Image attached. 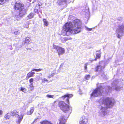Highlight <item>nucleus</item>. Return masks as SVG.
<instances>
[{
    "label": "nucleus",
    "mask_w": 124,
    "mask_h": 124,
    "mask_svg": "<svg viewBox=\"0 0 124 124\" xmlns=\"http://www.w3.org/2000/svg\"><path fill=\"white\" fill-rule=\"evenodd\" d=\"M81 23L78 19L74 20L72 22H68L63 27L62 33L63 35L68 36L70 34H75L80 32Z\"/></svg>",
    "instance_id": "f257e3e1"
},
{
    "label": "nucleus",
    "mask_w": 124,
    "mask_h": 124,
    "mask_svg": "<svg viewBox=\"0 0 124 124\" xmlns=\"http://www.w3.org/2000/svg\"><path fill=\"white\" fill-rule=\"evenodd\" d=\"M117 81H113L112 84V88L108 86H106L105 89L101 86L98 87L93 92L91 95V96L94 97L100 96L101 95L102 93L105 90V92L107 93L110 92L112 89L115 90L117 91H119L122 87L117 86Z\"/></svg>",
    "instance_id": "f03ea898"
},
{
    "label": "nucleus",
    "mask_w": 124,
    "mask_h": 124,
    "mask_svg": "<svg viewBox=\"0 0 124 124\" xmlns=\"http://www.w3.org/2000/svg\"><path fill=\"white\" fill-rule=\"evenodd\" d=\"M113 101L112 99L108 97L102 98L99 101V102L100 104L101 103L99 106L101 110L100 115L101 116H104L108 114L106 111L107 109L113 106Z\"/></svg>",
    "instance_id": "7ed1b4c3"
},
{
    "label": "nucleus",
    "mask_w": 124,
    "mask_h": 124,
    "mask_svg": "<svg viewBox=\"0 0 124 124\" xmlns=\"http://www.w3.org/2000/svg\"><path fill=\"white\" fill-rule=\"evenodd\" d=\"M15 10H17L18 12H23L24 11L26 13L27 10L24 8L23 5L20 3H16L14 6Z\"/></svg>",
    "instance_id": "20e7f679"
},
{
    "label": "nucleus",
    "mask_w": 124,
    "mask_h": 124,
    "mask_svg": "<svg viewBox=\"0 0 124 124\" xmlns=\"http://www.w3.org/2000/svg\"><path fill=\"white\" fill-rule=\"evenodd\" d=\"M58 104L60 108L64 112H66L70 109L69 106L63 101H60Z\"/></svg>",
    "instance_id": "39448f33"
},
{
    "label": "nucleus",
    "mask_w": 124,
    "mask_h": 124,
    "mask_svg": "<svg viewBox=\"0 0 124 124\" xmlns=\"http://www.w3.org/2000/svg\"><path fill=\"white\" fill-rule=\"evenodd\" d=\"M124 32V25H119L118 28L117 29L116 32V33L117 35V37L118 38H120L121 36L120 35L119 33H123Z\"/></svg>",
    "instance_id": "423d86ee"
},
{
    "label": "nucleus",
    "mask_w": 124,
    "mask_h": 124,
    "mask_svg": "<svg viewBox=\"0 0 124 124\" xmlns=\"http://www.w3.org/2000/svg\"><path fill=\"white\" fill-rule=\"evenodd\" d=\"M53 48L57 50L59 55L65 53V50L63 48L57 46L54 44L53 45Z\"/></svg>",
    "instance_id": "0eeeda50"
},
{
    "label": "nucleus",
    "mask_w": 124,
    "mask_h": 124,
    "mask_svg": "<svg viewBox=\"0 0 124 124\" xmlns=\"http://www.w3.org/2000/svg\"><path fill=\"white\" fill-rule=\"evenodd\" d=\"M23 12H19V14L16 15L15 16V19L17 20H20L26 13L24 11Z\"/></svg>",
    "instance_id": "6e6552de"
},
{
    "label": "nucleus",
    "mask_w": 124,
    "mask_h": 124,
    "mask_svg": "<svg viewBox=\"0 0 124 124\" xmlns=\"http://www.w3.org/2000/svg\"><path fill=\"white\" fill-rule=\"evenodd\" d=\"M24 113H22L20 116H19L18 115V112L17 111V113L15 114V116L16 117H19V118L18 119L17 122V124H20L21 121L22 120L23 116H24Z\"/></svg>",
    "instance_id": "1a4fd4ad"
},
{
    "label": "nucleus",
    "mask_w": 124,
    "mask_h": 124,
    "mask_svg": "<svg viewBox=\"0 0 124 124\" xmlns=\"http://www.w3.org/2000/svg\"><path fill=\"white\" fill-rule=\"evenodd\" d=\"M87 122V120L85 116H83L79 122V124H86Z\"/></svg>",
    "instance_id": "9d476101"
},
{
    "label": "nucleus",
    "mask_w": 124,
    "mask_h": 124,
    "mask_svg": "<svg viewBox=\"0 0 124 124\" xmlns=\"http://www.w3.org/2000/svg\"><path fill=\"white\" fill-rule=\"evenodd\" d=\"M73 95L72 94H66L62 97V98L65 99L67 103H68L69 102V98H70Z\"/></svg>",
    "instance_id": "9b49d317"
},
{
    "label": "nucleus",
    "mask_w": 124,
    "mask_h": 124,
    "mask_svg": "<svg viewBox=\"0 0 124 124\" xmlns=\"http://www.w3.org/2000/svg\"><path fill=\"white\" fill-rule=\"evenodd\" d=\"M57 3L59 5H62L67 3V2L65 0H58Z\"/></svg>",
    "instance_id": "f8f14e48"
},
{
    "label": "nucleus",
    "mask_w": 124,
    "mask_h": 124,
    "mask_svg": "<svg viewBox=\"0 0 124 124\" xmlns=\"http://www.w3.org/2000/svg\"><path fill=\"white\" fill-rule=\"evenodd\" d=\"M101 50H100L99 51H96V55L97 57L98 58H99L101 57Z\"/></svg>",
    "instance_id": "ddd939ff"
},
{
    "label": "nucleus",
    "mask_w": 124,
    "mask_h": 124,
    "mask_svg": "<svg viewBox=\"0 0 124 124\" xmlns=\"http://www.w3.org/2000/svg\"><path fill=\"white\" fill-rule=\"evenodd\" d=\"M43 22L44 23V25L46 26H48V23L47 21L45 19H43Z\"/></svg>",
    "instance_id": "4468645a"
},
{
    "label": "nucleus",
    "mask_w": 124,
    "mask_h": 124,
    "mask_svg": "<svg viewBox=\"0 0 124 124\" xmlns=\"http://www.w3.org/2000/svg\"><path fill=\"white\" fill-rule=\"evenodd\" d=\"M34 16V14L33 13H31L29 15L27 16V19H31Z\"/></svg>",
    "instance_id": "2eb2a0df"
},
{
    "label": "nucleus",
    "mask_w": 124,
    "mask_h": 124,
    "mask_svg": "<svg viewBox=\"0 0 124 124\" xmlns=\"http://www.w3.org/2000/svg\"><path fill=\"white\" fill-rule=\"evenodd\" d=\"M28 88L31 91H32L33 90L34 87L33 86L32 83L31 84V85L28 86Z\"/></svg>",
    "instance_id": "dca6fc26"
},
{
    "label": "nucleus",
    "mask_w": 124,
    "mask_h": 124,
    "mask_svg": "<svg viewBox=\"0 0 124 124\" xmlns=\"http://www.w3.org/2000/svg\"><path fill=\"white\" fill-rule=\"evenodd\" d=\"M101 66L100 65L97 66L96 68V70L97 71H100L101 70Z\"/></svg>",
    "instance_id": "f3484780"
},
{
    "label": "nucleus",
    "mask_w": 124,
    "mask_h": 124,
    "mask_svg": "<svg viewBox=\"0 0 124 124\" xmlns=\"http://www.w3.org/2000/svg\"><path fill=\"white\" fill-rule=\"evenodd\" d=\"M30 39L29 37H27L25 38V43L27 44L29 43L30 41Z\"/></svg>",
    "instance_id": "a211bd4d"
},
{
    "label": "nucleus",
    "mask_w": 124,
    "mask_h": 124,
    "mask_svg": "<svg viewBox=\"0 0 124 124\" xmlns=\"http://www.w3.org/2000/svg\"><path fill=\"white\" fill-rule=\"evenodd\" d=\"M32 76H33V75L31 73V71L28 73L27 76V77H28V78Z\"/></svg>",
    "instance_id": "6ab92c4d"
},
{
    "label": "nucleus",
    "mask_w": 124,
    "mask_h": 124,
    "mask_svg": "<svg viewBox=\"0 0 124 124\" xmlns=\"http://www.w3.org/2000/svg\"><path fill=\"white\" fill-rule=\"evenodd\" d=\"M34 110V108L33 107H31L30 109V114L29 115L31 114L33 112Z\"/></svg>",
    "instance_id": "aec40b11"
},
{
    "label": "nucleus",
    "mask_w": 124,
    "mask_h": 124,
    "mask_svg": "<svg viewBox=\"0 0 124 124\" xmlns=\"http://www.w3.org/2000/svg\"><path fill=\"white\" fill-rule=\"evenodd\" d=\"M63 39L65 41H67L68 40H70L72 39V38H68V37H65L63 38Z\"/></svg>",
    "instance_id": "412c9836"
},
{
    "label": "nucleus",
    "mask_w": 124,
    "mask_h": 124,
    "mask_svg": "<svg viewBox=\"0 0 124 124\" xmlns=\"http://www.w3.org/2000/svg\"><path fill=\"white\" fill-rule=\"evenodd\" d=\"M17 113V111L16 110H14L11 112L12 116H15V114Z\"/></svg>",
    "instance_id": "4be33fe9"
},
{
    "label": "nucleus",
    "mask_w": 124,
    "mask_h": 124,
    "mask_svg": "<svg viewBox=\"0 0 124 124\" xmlns=\"http://www.w3.org/2000/svg\"><path fill=\"white\" fill-rule=\"evenodd\" d=\"M43 69H33L32 70V71H41V70H42Z\"/></svg>",
    "instance_id": "5701e85b"
},
{
    "label": "nucleus",
    "mask_w": 124,
    "mask_h": 124,
    "mask_svg": "<svg viewBox=\"0 0 124 124\" xmlns=\"http://www.w3.org/2000/svg\"><path fill=\"white\" fill-rule=\"evenodd\" d=\"M90 77V76L89 75H86L85 77V78L86 80H88L89 79Z\"/></svg>",
    "instance_id": "b1692460"
},
{
    "label": "nucleus",
    "mask_w": 124,
    "mask_h": 124,
    "mask_svg": "<svg viewBox=\"0 0 124 124\" xmlns=\"http://www.w3.org/2000/svg\"><path fill=\"white\" fill-rule=\"evenodd\" d=\"M10 117V116L9 115V114L8 113L7 114L5 115V117L6 119H8Z\"/></svg>",
    "instance_id": "393cba45"
},
{
    "label": "nucleus",
    "mask_w": 124,
    "mask_h": 124,
    "mask_svg": "<svg viewBox=\"0 0 124 124\" xmlns=\"http://www.w3.org/2000/svg\"><path fill=\"white\" fill-rule=\"evenodd\" d=\"M21 91H22L24 93L26 91V89L24 88H22V87H21Z\"/></svg>",
    "instance_id": "a878e982"
},
{
    "label": "nucleus",
    "mask_w": 124,
    "mask_h": 124,
    "mask_svg": "<svg viewBox=\"0 0 124 124\" xmlns=\"http://www.w3.org/2000/svg\"><path fill=\"white\" fill-rule=\"evenodd\" d=\"M20 32V31L19 30H17L15 31L14 32V34L16 35H17Z\"/></svg>",
    "instance_id": "bb28decb"
},
{
    "label": "nucleus",
    "mask_w": 124,
    "mask_h": 124,
    "mask_svg": "<svg viewBox=\"0 0 124 124\" xmlns=\"http://www.w3.org/2000/svg\"><path fill=\"white\" fill-rule=\"evenodd\" d=\"M29 24L28 23H26L24 25V26L25 28H28L29 27Z\"/></svg>",
    "instance_id": "cd10ccee"
},
{
    "label": "nucleus",
    "mask_w": 124,
    "mask_h": 124,
    "mask_svg": "<svg viewBox=\"0 0 124 124\" xmlns=\"http://www.w3.org/2000/svg\"><path fill=\"white\" fill-rule=\"evenodd\" d=\"M46 96L49 98H53L54 95L47 94L46 95Z\"/></svg>",
    "instance_id": "c85d7f7f"
},
{
    "label": "nucleus",
    "mask_w": 124,
    "mask_h": 124,
    "mask_svg": "<svg viewBox=\"0 0 124 124\" xmlns=\"http://www.w3.org/2000/svg\"><path fill=\"white\" fill-rule=\"evenodd\" d=\"M8 0H0V5H2L3 4V2L4 1H6Z\"/></svg>",
    "instance_id": "c756f323"
},
{
    "label": "nucleus",
    "mask_w": 124,
    "mask_h": 124,
    "mask_svg": "<svg viewBox=\"0 0 124 124\" xmlns=\"http://www.w3.org/2000/svg\"><path fill=\"white\" fill-rule=\"evenodd\" d=\"M54 73H52L51 75H49L48 76V77L49 78H50L52 77L54 75Z\"/></svg>",
    "instance_id": "7c9ffc66"
},
{
    "label": "nucleus",
    "mask_w": 124,
    "mask_h": 124,
    "mask_svg": "<svg viewBox=\"0 0 124 124\" xmlns=\"http://www.w3.org/2000/svg\"><path fill=\"white\" fill-rule=\"evenodd\" d=\"M88 65V63H86L85 64V70H86L87 69V66Z\"/></svg>",
    "instance_id": "2f4dec72"
},
{
    "label": "nucleus",
    "mask_w": 124,
    "mask_h": 124,
    "mask_svg": "<svg viewBox=\"0 0 124 124\" xmlns=\"http://www.w3.org/2000/svg\"><path fill=\"white\" fill-rule=\"evenodd\" d=\"M97 58H95L94 59H92L91 58H90L89 59L90 61H91V62H92L94 60L96 61L97 60Z\"/></svg>",
    "instance_id": "473e14b6"
},
{
    "label": "nucleus",
    "mask_w": 124,
    "mask_h": 124,
    "mask_svg": "<svg viewBox=\"0 0 124 124\" xmlns=\"http://www.w3.org/2000/svg\"><path fill=\"white\" fill-rule=\"evenodd\" d=\"M42 82H44L45 81L47 82H48V80L47 79H46V78H44L42 79Z\"/></svg>",
    "instance_id": "72a5a7b5"
},
{
    "label": "nucleus",
    "mask_w": 124,
    "mask_h": 124,
    "mask_svg": "<svg viewBox=\"0 0 124 124\" xmlns=\"http://www.w3.org/2000/svg\"><path fill=\"white\" fill-rule=\"evenodd\" d=\"M33 79L32 78L30 79L29 80V82L31 83L33 82Z\"/></svg>",
    "instance_id": "f704fd0d"
},
{
    "label": "nucleus",
    "mask_w": 124,
    "mask_h": 124,
    "mask_svg": "<svg viewBox=\"0 0 124 124\" xmlns=\"http://www.w3.org/2000/svg\"><path fill=\"white\" fill-rule=\"evenodd\" d=\"M38 119V118H37V119H35V120H34V121H33V123H32V124H34V123H36V122L37 121V120Z\"/></svg>",
    "instance_id": "c9c22d12"
},
{
    "label": "nucleus",
    "mask_w": 124,
    "mask_h": 124,
    "mask_svg": "<svg viewBox=\"0 0 124 124\" xmlns=\"http://www.w3.org/2000/svg\"><path fill=\"white\" fill-rule=\"evenodd\" d=\"M117 19L119 21H121L122 20V18L121 17H120L118 18Z\"/></svg>",
    "instance_id": "e433bc0d"
},
{
    "label": "nucleus",
    "mask_w": 124,
    "mask_h": 124,
    "mask_svg": "<svg viewBox=\"0 0 124 124\" xmlns=\"http://www.w3.org/2000/svg\"><path fill=\"white\" fill-rule=\"evenodd\" d=\"M87 29V30L88 31H91V30H92V28H86Z\"/></svg>",
    "instance_id": "4c0bfd02"
},
{
    "label": "nucleus",
    "mask_w": 124,
    "mask_h": 124,
    "mask_svg": "<svg viewBox=\"0 0 124 124\" xmlns=\"http://www.w3.org/2000/svg\"><path fill=\"white\" fill-rule=\"evenodd\" d=\"M2 111L1 110H0V115H2Z\"/></svg>",
    "instance_id": "58836bf2"
},
{
    "label": "nucleus",
    "mask_w": 124,
    "mask_h": 124,
    "mask_svg": "<svg viewBox=\"0 0 124 124\" xmlns=\"http://www.w3.org/2000/svg\"><path fill=\"white\" fill-rule=\"evenodd\" d=\"M101 76L103 78H105V77H106V76H105L104 75H101Z\"/></svg>",
    "instance_id": "ea45409f"
},
{
    "label": "nucleus",
    "mask_w": 124,
    "mask_h": 124,
    "mask_svg": "<svg viewBox=\"0 0 124 124\" xmlns=\"http://www.w3.org/2000/svg\"><path fill=\"white\" fill-rule=\"evenodd\" d=\"M64 64V63H63L61 65H60V67H61Z\"/></svg>",
    "instance_id": "a19ab883"
},
{
    "label": "nucleus",
    "mask_w": 124,
    "mask_h": 124,
    "mask_svg": "<svg viewBox=\"0 0 124 124\" xmlns=\"http://www.w3.org/2000/svg\"><path fill=\"white\" fill-rule=\"evenodd\" d=\"M31 73L33 75L35 74V72H31Z\"/></svg>",
    "instance_id": "79ce46f5"
},
{
    "label": "nucleus",
    "mask_w": 124,
    "mask_h": 124,
    "mask_svg": "<svg viewBox=\"0 0 124 124\" xmlns=\"http://www.w3.org/2000/svg\"><path fill=\"white\" fill-rule=\"evenodd\" d=\"M56 102V101H55L53 103V104H54Z\"/></svg>",
    "instance_id": "37998d69"
},
{
    "label": "nucleus",
    "mask_w": 124,
    "mask_h": 124,
    "mask_svg": "<svg viewBox=\"0 0 124 124\" xmlns=\"http://www.w3.org/2000/svg\"><path fill=\"white\" fill-rule=\"evenodd\" d=\"M45 102H42V103H44Z\"/></svg>",
    "instance_id": "c03bdc74"
}]
</instances>
